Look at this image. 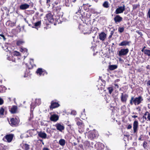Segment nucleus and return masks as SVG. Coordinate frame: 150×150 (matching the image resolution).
<instances>
[{
    "label": "nucleus",
    "instance_id": "nucleus-60",
    "mask_svg": "<svg viewBox=\"0 0 150 150\" xmlns=\"http://www.w3.org/2000/svg\"><path fill=\"white\" fill-rule=\"evenodd\" d=\"M143 118H144L146 120L147 119V118L146 117V116L144 115L143 117Z\"/></svg>",
    "mask_w": 150,
    "mask_h": 150
},
{
    "label": "nucleus",
    "instance_id": "nucleus-23",
    "mask_svg": "<svg viewBox=\"0 0 150 150\" xmlns=\"http://www.w3.org/2000/svg\"><path fill=\"white\" fill-rule=\"evenodd\" d=\"M117 66L116 65H110L109 66L108 68L110 70H113L116 69Z\"/></svg>",
    "mask_w": 150,
    "mask_h": 150
},
{
    "label": "nucleus",
    "instance_id": "nucleus-25",
    "mask_svg": "<svg viewBox=\"0 0 150 150\" xmlns=\"http://www.w3.org/2000/svg\"><path fill=\"white\" fill-rule=\"evenodd\" d=\"M65 140L64 139H61L59 141V144L62 146H64L65 145Z\"/></svg>",
    "mask_w": 150,
    "mask_h": 150
},
{
    "label": "nucleus",
    "instance_id": "nucleus-63",
    "mask_svg": "<svg viewBox=\"0 0 150 150\" xmlns=\"http://www.w3.org/2000/svg\"><path fill=\"white\" fill-rule=\"evenodd\" d=\"M46 132H48V133H50V131H48V130L47 129V130H46Z\"/></svg>",
    "mask_w": 150,
    "mask_h": 150
},
{
    "label": "nucleus",
    "instance_id": "nucleus-1",
    "mask_svg": "<svg viewBox=\"0 0 150 150\" xmlns=\"http://www.w3.org/2000/svg\"><path fill=\"white\" fill-rule=\"evenodd\" d=\"M80 30L82 33L84 34H89L91 32H93V31H96L98 28L96 27H92V28H89L87 26H83L81 25L79 26Z\"/></svg>",
    "mask_w": 150,
    "mask_h": 150
},
{
    "label": "nucleus",
    "instance_id": "nucleus-31",
    "mask_svg": "<svg viewBox=\"0 0 150 150\" xmlns=\"http://www.w3.org/2000/svg\"><path fill=\"white\" fill-rule=\"evenodd\" d=\"M37 104L35 102V103H32L30 105V108L31 109H32L33 108L34 109V108L36 106Z\"/></svg>",
    "mask_w": 150,
    "mask_h": 150
},
{
    "label": "nucleus",
    "instance_id": "nucleus-13",
    "mask_svg": "<svg viewBox=\"0 0 150 150\" xmlns=\"http://www.w3.org/2000/svg\"><path fill=\"white\" fill-rule=\"evenodd\" d=\"M56 129L60 132H62L64 129V127L63 125L59 123H57L55 125Z\"/></svg>",
    "mask_w": 150,
    "mask_h": 150
},
{
    "label": "nucleus",
    "instance_id": "nucleus-38",
    "mask_svg": "<svg viewBox=\"0 0 150 150\" xmlns=\"http://www.w3.org/2000/svg\"><path fill=\"white\" fill-rule=\"evenodd\" d=\"M1 38H3L4 41H5L6 38H5L4 35L3 34H0V38L1 39Z\"/></svg>",
    "mask_w": 150,
    "mask_h": 150
},
{
    "label": "nucleus",
    "instance_id": "nucleus-35",
    "mask_svg": "<svg viewBox=\"0 0 150 150\" xmlns=\"http://www.w3.org/2000/svg\"><path fill=\"white\" fill-rule=\"evenodd\" d=\"M124 29L123 27H119L118 28V31L120 33H122L123 32Z\"/></svg>",
    "mask_w": 150,
    "mask_h": 150
},
{
    "label": "nucleus",
    "instance_id": "nucleus-62",
    "mask_svg": "<svg viewBox=\"0 0 150 150\" xmlns=\"http://www.w3.org/2000/svg\"><path fill=\"white\" fill-rule=\"evenodd\" d=\"M76 1V0H71V1H72L73 2H74V3Z\"/></svg>",
    "mask_w": 150,
    "mask_h": 150
},
{
    "label": "nucleus",
    "instance_id": "nucleus-5",
    "mask_svg": "<svg viewBox=\"0 0 150 150\" xmlns=\"http://www.w3.org/2000/svg\"><path fill=\"white\" fill-rule=\"evenodd\" d=\"M129 50L127 48L122 49L119 52V55L120 56L126 55L129 52Z\"/></svg>",
    "mask_w": 150,
    "mask_h": 150
},
{
    "label": "nucleus",
    "instance_id": "nucleus-10",
    "mask_svg": "<svg viewBox=\"0 0 150 150\" xmlns=\"http://www.w3.org/2000/svg\"><path fill=\"white\" fill-rule=\"evenodd\" d=\"M46 18L50 23H53L54 22L53 15L51 13H49L46 15Z\"/></svg>",
    "mask_w": 150,
    "mask_h": 150
},
{
    "label": "nucleus",
    "instance_id": "nucleus-7",
    "mask_svg": "<svg viewBox=\"0 0 150 150\" xmlns=\"http://www.w3.org/2000/svg\"><path fill=\"white\" fill-rule=\"evenodd\" d=\"M75 121H77L76 124L78 126L79 128L80 129L82 128L84 126L83 124L82 121L79 118H76Z\"/></svg>",
    "mask_w": 150,
    "mask_h": 150
},
{
    "label": "nucleus",
    "instance_id": "nucleus-59",
    "mask_svg": "<svg viewBox=\"0 0 150 150\" xmlns=\"http://www.w3.org/2000/svg\"><path fill=\"white\" fill-rule=\"evenodd\" d=\"M132 117L135 118L137 117V116L136 115H133L132 116Z\"/></svg>",
    "mask_w": 150,
    "mask_h": 150
},
{
    "label": "nucleus",
    "instance_id": "nucleus-44",
    "mask_svg": "<svg viewBox=\"0 0 150 150\" xmlns=\"http://www.w3.org/2000/svg\"><path fill=\"white\" fill-rule=\"evenodd\" d=\"M50 0H46V4L47 6H50Z\"/></svg>",
    "mask_w": 150,
    "mask_h": 150
},
{
    "label": "nucleus",
    "instance_id": "nucleus-34",
    "mask_svg": "<svg viewBox=\"0 0 150 150\" xmlns=\"http://www.w3.org/2000/svg\"><path fill=\"white\" fill-rule=\"evenodd\" d=\"M109 7L108 2L107 1H105L104 3V7L106 8H108Z\"/></svg>",
    "mask_w": 150,
    "mask_h": 150
},
{
    "label": "nucleus",
    "instance_id": "nucleus-28",
    "mask_svg": "<svg viewBox=\"0 0 150 150\" xmlns=\"http://www.w3.org/2000/svg\"><path fill=\"white\" fill-rule=\"evenodd\" d=\"M144 53L148 56H150V50L146 49L144 51Z\"/></svg>",
    "mask_w": 150,
    "mask_h": 150
},
{
    "label": "nucleus",
    "instance_id": "nucleus-14",
    "mask_svg": "<svg viewBox=\"0 0 150 150\" xmlns=\"http://www.w3.org/2000/svg\"><path fill=\"white\" fill-rule=\"evenodd\" d=\"M60 106V105L57 102L52 101L51 103V105L50 106V108H54L58 107Z\"/></svg>",
    "mask_w": 150,
    "mask_h": 150
},
{
    "label": "nucleus",
    "instance_id": "nucleus-24",
    "mask_svg": "<svg viewBox=\"0 0 150 150\" xmlns=\"http://www.w3.org/2000/svg\"><path fill=\"white\" fill-rule=\"evenodd\" d=\"M22 147L25 150H29L30 149V145L27 144H23Z\"/></svg>",
    "mask_w": 150,
    "mask_h": 150
},
{
    "label": "nucleus",
    "instance_id": "nucleus-42",
    "mask_svg": "<svg viewBox=\"0 0 150 150\" xmlns=\"http://www.w3.org/2000/svg\"><path fill=\"white\" fill-rule=\"evenodd\" d=\"M4 103V100L0 98V105H2Z\"/></svg>",
    "mask_w": 150,
    "mask_h": 150
},
{
    "label": "nucleus",
    "instance_id": "nucleus-8",
    "mask_svg": "<svg viewBox=\"0 0 150 150\" xmlns=\"http://www.w3.org/2000/svg\"><path fill=\"white\" fill-rule=\"evenodd\" d=\"M14 135L13 134H9L6 135L3 139L4 140L5 139L7 140V142H11L13 139Z\"/></svg>",
    "mask_w": 150,
    "mask_h": 150
},
{
    "label": "nucleus",
    "instance_id": "nucleus-12",
    "mask_svg": "<svg viewBox=\"0 0 150 150\" xmlns=\"http://www.w3.org/2000/svg\"><path fill=\"white\" fill-rule=\"evenodd\" d=\"M128 97V95L126 94H124L122 93L121 94V100L122 102H126L127 98Z\"/></svg>",
    "mask_w": 150,
    "mask_h": 150
},
{
    "label": "nucleus",
    "instance_id": "nucleus-64",
    "mask_svg": "<svg viewBox=\"0 0 150 150\" xmlns=\"http://www.w3.org/2000/svg\"><path fill=\"white\" fill-rule=\"evenodd\" d=\"M100 54L101 53L102 54H103V51H102V50H101V51L100 52Z\"/></svg>",
    "mask_w": 150,
    "mask_h": 150
},
{
    "label": "nucleus",
    "instance_id": "nucleus-54",
    "mask_svg": "<svg viewBox=\"0 0 150 150\" xmlns=\"http://www.w3.org/2000/svg\"><path fill=\"white\" fill-rule=\"evenodd\" d=\"M73 144L74 146H76L77 145V144L76 143L74 142L73 143Z\"/></svg>",
    "mask_w": 150,
    "mask_h": 150
},
{
    "label": "nucleus",
    "instance_id": "nucleus-57",
    "mask_svg": "<svg viewBox=\"0 0 150 150\" xmlns=\"http://www.w3.org/2000/svg\"><path fill=\"white\" fill-rule=\"evenodd\" d=\"M147 84L148 85L150 86V81H149L147 82Z\"/></svg>",
    "mask_w": 150,
    "mask_h": 150
},
{
    "label": "nucleus",
    "instance_id": "nucleus-45",
    "mask_svg": "<svg viewBox=\"0 0 150 150\" xmlns=\"http://www.w3.org/2000/svg\"><path fill=\"white\" fill-rule=\"evenodd\" d=\"M3 49L6 50V51H7L8 47L6 46H5L4 47H3Z\"/></svg>",
    "mask_w": 150,
    "mask_h": 150
},
{
    "label": "nucleus",
    "instance_id": "nucleus-19",
    "mask_svg": "<svg viewBox=\"0 0 150 150\" xmlns=\"http://www.w3.org/2000/svg\"><path fill=\"white\" fill-rule=\"evenodd\" d=\"M133 125L134 132V133H135L137 131L138 127V121L136 120L134 121V122Z\"/></svg>",
    "mask_w": 150,
    "mask_h": 150
},
{
    "label": "nucleus",
    "instance_id": "nucleus-3",
    "mask_svg": "<svg viewBox=\"0 0 150 150\" xmlns=\"http://www.w3.org/2000/svg\"><path fill=\"white\" fill-rule=\"evenodd\" d=\"M98 136V134L96 132L95 130L91 131L88 132V138L93 139Z\"/></svg>",
    "mask_w": 150,
    "mask_h": 150
},
{
    "label": "nucleus",
    "instance_id": "nucleus-6",
    "mask_svg": "<svg viewBox=\"0 0 150 150\" xmlns=\"http://www.w3.org/2000/svg\"><path fill=\"white\" fill-rule=\"evenodd\" d=\"M18 123V120L16 118H12L10 120L9 123L12 126H16Z\"/></svg>",
    "mask_w": 150,
    "mask_h": 150
},
{
    "label": "nucleus",
    "instance_id": "nucleus-47",
    "mask_svg": "<svg viewBox=\"0 0 150 150\" xmlns=\"http://www.w3.org/2000/svg\"><path fill=\"white\" fill-rule=\"evenodd\" d=\"M132 127V126L131 125H129L127 127V128L128 129H131Z\"/></svg>",
    "mask_w": 150,
    "mask_h": 150
},
{
    "label": "nucleus",
    "instance_id": "nucleus-22",
    "mask_svg": "<svg viewBox=\"0 0 150 150\" xmlns=\"http://www.w3.org/2000/svg\"><path fill=\"white\" fill-rule=\"evenodd\" d=\"M130 43V42L127 41H124L119 44V45L120 46H126L127 45H129Z\"/></svg>",
    "mask_w": 150,
    "mask_h": 150
},
{
    "label": "nucleus",
    "instance_id": "nucleus-51",
    "mask_svg": "<svg viewBox=\"0 0 150 150\" xmlns=\"http://www.w3.org/2000/svg\"><path fill=\"white\" fill-rule=\"evenodd\" d=\"M149 113L148 112L146 111L145 112V113H144V115L146 116V115H147V116H148V114Z\"/></svg>",
    "mask_w": 150,
    "mask_h": 150
},
{
    "label": "nucleus",
    "instance_id": "nucleus-48",
    "mask_svg": "<svg viewBox=\"0 0 150 150\" xmlns=\"http://www.w3.org/2000/svg\"><path fill=\"white\" fill-rule=\"evenodd\" d=\"M11 23V21H8L6 23V25L10 26V23Z\"/></svg>",
    "mask_w": 150,
    "mask_h": 150
},
{
    "label": "nucleus",
    "instance_id": "nucleus-43",
    "mask_svg": "<svg viewBox=\"0 0 150 150\" xmlns=\"http://www.w3.org/2000/svg\"><path fill=\"white\" fill-rule=\"evenodd\" d=\"M71 114L73 115H76V112L75 111H72L71 112Z\"/></svg>",
    "mask_w": 150,
    "mask_h": 150
},
{
    "label": "nucleus",
    "instance_id": "nucleus-37",
    "mask_svg": "<svg viewBox=\"0 0 150 150\" xmlns=\"http://www.w3.org/2000/svg\"><path fill=\"white\" fill-rule=\"evenodd\" d=\"M4 111V109L3 108L1 107V108L0 109V115H3Z\"/></svg>",
    "mask_w": 150,
    "mask_h": 150
},
{
    "label": "nucleus",
    "instance_id": "nucleus-53",
    "mask_svg": "<svg viewBox=\"0 0 150 150\" xmlns=\"http://www.w3.org/2000/svg\"><path fill=\"white\" fill-rule=\"evenodd\" d=\"M147 43L149 46H150V40L147 41Z\"/></svg>",
    "mask_w": 150,
    "mask_h": 150
},
{
    "label": "nucleus",
    "instance_id": "nucleus-27",
    "mask_svg": "<svg viewBox=\"0 0 150 150\" xmlns=\"http://www.w3.org/2000/svg\"><path fill=\"white\" fill-rule=\"evenodd\" d=\"M65 4L67 7H69L71 5V2L69 0H65Z\"/></svg>",
    "mask_w": 150,
    "mask_h": 150
},
{
    "label": "nucleus",
    "instance_id": "nucleus-4",
    "mask_svg": "<svg viewBox=\"0 0 150 150\" xmlns=\"http://www.w3.org/2000/svg\"><path fill=\"white\" fill-rule=\"evenodd\" d=\"M125 9V6L123 5L122 6H119L117 8L115 12L116 14H118L122 13Z\"/></svg>",
    "mask_w": 150,
    "mask_h": 150
},
{
    "label": "nucleus",
    "instance_id": "nucleus-18",
    "mask_svg": "<svg viewBox=\"0 0 150 150\" xmlns=\"http://www.w3.org/2000/svg\"><path fill=\"white\" fill-rule=\"evenodd\" d=\"M29 7V5L25 3L24 4H21L19 8L21 10H24L28 8Z\"/></svg>",
    "mask_w": 150,
    "mask_h": 150
},
{
    "label": "nucleus",
    "instance_id": "nucleus-55",
    "mask_svg": "<svg viewBox=\"0 0 150 150\" xmlns=\"http://www.w3.org/2000/svg\"><path fill=\"white\" fill-rule=\"evenodd\" d=\"M98 89H100L101 91H102L103 90V87H101L99 88V87H98Z\"/></svg>",
    "mask_w": 150,
    "mask_h": 150
},
{
    "label": "nucleus",
    "instance_id": "nucleus-40",
    "mask_svg": "<svg viewBox=\"0 0 150 150\" xmlns=\"http://www.w3.org/2000/svg\"><path fill=\"white\" fill-rule=\"evenodd\" d=\"M20 54L19 52H17V51H14V55L17 56H19Z\"/></svg>",
    "mask_w": 150,
    "mask_h": 150
},
{
    "label": "nucleus",
    "instance_id": "nucleus-32",
    "mask_svg": "<svg viewBox=\"0 0 150 150\" xmlns=\"http://www.w3.org/2000/svg\"><path fill=\"white\" fill-rule=\"evenodd\" d=\"M108 90L109 93L111 94L113 91V88L112 87H109L108 88Z\"/></svg>",
    "mask_w": 150,
    "mask_h": 150
},
{
    "label": "nucleus",
    "instance_id": "nucleus-39",
    "mask_svg": "<svg viewBox=\"0 0 150 150\" xmlns=\"http://www.w3.org/2000/svg\"><path fill=\"white\" fill-rule=\"evenodd\" d=\"M15 23L12 22L11 21V23H10L9 26L11 27H13L15 26Z\"/></svg>",
    "mask_w": 150,
    "mask_h": 150
},
{
    "label": "nucleus",
    "instance_id": "nucleus-20",
    "mask_svg": "<svg viewBox=\"0 0 150 150\" xmlns=\"http://www.w3.org/2000/svg\"><path fill=\"white\" fill-rule=\"evenodd\" d=\"M17 107L15 105H14L12 106L11 108V110H10L11 113L12 114L15 113L16 112L17 110Z\"/></svg>",
    "mask_w": 150,
    "mask_h": 150
},
{
    "label": "nucleus",
    "instance_id": "nucleus-17",
    "mask_svg": "<svg viewBox=\"0 0 150 150\" xmlns=\"http://www.w3.org/2000/svg\"><path fill=\"white\" fill-rule=\"evenodd\" d=\"M114 20L115 23H120L122 20V18L119 15H117L115 17Z\"/></svg>",
    "mask_w": 150,
    "mask_h": 150
},
{
    "label": "nucleus",
    "instance_id": "nucleus-41",
    "mask_svg": "<svg viewBox=\"0 0 150 150\" xmlns=\"http://www.w3.org/2000/svg\"><path fill=\"white\" fill-rule=\"evenodd\" d=\"M83 6H84V7H86V6H87L86 7V9H85V10H86V9L87 8V7H88L89 6H90V5H89V6H88V4H83Z\"/></svg>",
    "mask_w": 150,
    "mask_h": 150
},
{
    "label": "nucleus",
    "instance_id": "nucleus-2",
    "mask_svg": "<svg viewBox=\"0 0 150 150\" xmlns=\"http://www.w3.org/2000/svg\"><path fill=\"white\" fill-rule=\"evenodd\" d=\"M143 100V99L141 96L134 98L132 97L130 100V103L131 105H132L133 103L135 105H137L139 104Z\"/></svg>",
    "mask_w": 150,
    "mask_h": 150
},
{
    "label": "nucleus",
    "instance_id": "nucleus-16",
    "mask_svg": "<svg viewBox=\"0 0 150 150\" xmlns=\"http://www.w3.org/2000/svg\"><path fill=\"white\" fill-rule=\"evenodd\" d=\"M36 72L37 74H39L40 76L42 74L44 75L45 74L47 75V73L46 71H43L42 69L40 68H38Z\"/></svg>",
    "mask_w": 150,
    "mask_h": 150
},
{
    "label": "nucleus",
    "instance_id": "nucleus-29",
    "mask_svg": "<svg viewBox=\"0 0 150 150\" xmlns=\"http://www.w3.org/2000/svg\"><path fill=\"white\" fill-rule=\"evenodd\" d=\"M41 22L40 21H38V22L34 23V26L35 27H40L41 25Z\"/></svg>",
    "mask_w": 150,
    "mask_h": 150
},
{
    "label": "nucleus",
    "instance_id": "nucleus-52",
    "mask_svg": "<svg viewBox=\"0 0 150 150\" xmlns=\"http://www.w3.org/2000/svg\"><path fill=\"white\" fill-rule=\"evenodd\" d=\"M42 150H50L48 148L44 147L43 148Z\"/></svg>",
    "mask_w": 150,
    "mask_h": 150
},
{
    "label": "nucleus",
    "instance_id": "nucleus-21",
    "mask_svg": "<svg viewBox=\"0 0 150 150\" xmlns=\"http://www.w3.org/2000/svg\"><path fill=\"white\" fill-rule=\"evenodd\" d=\"M20 52H23V53H25V55H26V57L28 54V53L27 52L28 50L25 48H24L23 47H22L20 49Z\"/></svg>",
    "mask_w": 150,
    "mask_h": 150
},
{
    "label": "nucleus",
    "instance_id": "nucleus-61",
    "mask_svg": "<svg viewBox=\"0 0 150 150\" xmlns=\"http://www.w3.org/2000/svg\"><path fill=\"white\" fill-rule=\"evenodd\" d=\"M39 14V13L38 12H36L35 13V15H36L37 16Z\"/></svg>",
    "mask_w": 150,
    "mask_h": 150
},
{
    "label": "nucleus",
    "instance_id": "nucleus-58",
    "mask_svg": "<svg viewBox=\"0 0 150 150\" xmlns=\"http://www.w3.org/2000/svg\"><path fill=\"white\" fill-rule=\"evenodd\" d=\"M79 146L81 148H82L83 147V145L81 144L79 145Z\"/></svg>",
    "mask_w": 150,
    "mask_h": 150
},
{
    "label": "nucleus",
    "instance_id": "nucleus-9",
    "mask_svg": "<svg viewBox=\"0 0 150 150\" xmlns=\"http://www.w3.org/2000/svg\"><path fill=\"white\" fill-rule=\"evenodd\" d=\"M37 134L38 136L42 139H45L47 138V134L44 132H37Z\"/></svg>",
    "mask_w": 150,
    "mask_h": 150
},
{
    "label": "nucleus",
    "instance_id": "nucleus-36",
    "mask_svg": "<svg viewBox=\"0 0 150 150\" xmlns=\"http://www.w3.org/2000/svg\"><path fill=\"white\" fill-rule=\"evenodd\" d=\"M24 42L21 40H18L17 42V45L18 46H20Z\"/></svg>",
    "mask_w": 150,
    "mask_h": 150
},
{
    "label": "nucleus",
    "instance_id": "nucleus-46",
    "mask_svg": "<svg viewBox=\"0 0 150 150\" xmlns=\"http://www.w3.org/2000/svg\"><path fill=\"white\" fill-rule=\"evenodd\" d=\"M147 15H148L149 18H150V8L149 9L147 13Z\"/></svg>",
    "mask_w": 150,
    "mask_h": 150
},
{
    "label": "nucleus",
    "instance_id": "nucleus-56",
    "mask_svg": "<svg viewBox=\"0 0 150 150\" xmlns=\"http://www.w3.org/2000/svg\"><path fill=\"white\" fill-rule=\"evenodd\" d=\"M115 86L116 87H117V88H119V86L117 84H114Z\"/></svg>",
    "mask_w": 150,
    "mask_h": 150
},
{
    "label": "nucleus",
    "instance_id": "nucleus-49",
    "mask_svg": "<svg viewBox=\"0 0 150 150\" xmlns=\"http://www.w3.org/2000/svg\"><path fill=\"white\" fill-rule=\"evenodd\" d=\"M59 4V3L58 2H55L53 4V6H58V4Z\"/></svg>",
    "mask_w": 150,
    "mask_h": 150
},
{
    "label": "nucleus",
    "instance_id": "nucleus-33",
    "mask_svg": "<svg viewBox=\"0 0 150 150\" xmlns=\"http://www.w3.org/2000/svg\"><path fill=\"white\" fill-rule=\"evenodd\" d=\"M35 102L38 105H40L41 103V100L40 99H36Z\"/></svg>",
    "mask_w": 150,
    "mask_h": 150
},
{
    "label": "nucleus",
    "instance_id": "nucleus-11",
    "mask_svg": "<svg viewBox=\"0 0 150 150\" xmlns=\"http://www.w3.org/2000/svg\"><path fill=\"white\" fill-rule=\"evenodd\" d=\"M61 9V6L59 4L58 6H53L52 9L54 13H58Z\"/></svg>",
    "mask_w": 150,
    "mask_h": 150
},
{
    "label": "nucleus",
    "instance_id": "nucleus-26",
    "mask_svg": "<svg viewBox=\"0 0 150 150\" xmlns=\"http://www.w3.org/2000/svg\"><path fill=\"white\" fill-rule=\"evenodd\" d=\"M98 38L100 40L103 41V32H101L100 33H99V36L98 37Z\"/></svg>",
    "mask_w": 150,
    "mask_h": 150
},
{
    "label": "nucleus",
    "instance_id": "nucleus-15",
    "mask_svg": "<svg viewBox=\"0 0 150 150\" xmlns=\"http://www.w3.org/2000/svg\"><path fill=\"white\" fill-rule=\"evenodd\" d=\"M59 117L58 115L53 114L51 115L50 117V120L52 121L55 122L59 119Z\"/></svg>",
    "mask_w": 150,
    "mask_h": 150
},
{
    "label": "nucleus",
    "instance_id": "nucleus-30",
    "mask_svg": "<svg viewBox=\"0 0 150 150\" xmlns=\"http://www.w3.org/2000/svg\"><path fill=\"white\" fill-rule=\"evenodd\" d=\"M97 145L98 146V149L99 150H102L103 149L102 146H103V144L102 143H98L97 144Z\"/></svg>",
    "mask_w": 150,
    "mask_h": 150
},
{
    "label": "nucleus",
    "instance_id": "nucleus-50",
    "mask_svg": "<svg viewBox=\"0 0 150 150\" xmlns=\"http://www.w3.org/2000/svg\"><path fill=\"white\" fill-rule=\"evenodd\" d=\"M147 118L149 121H150V113L148 114Z\"/></svg>",
    "mask_w": 150,
    "mask_h": 150
}]
</instances>
